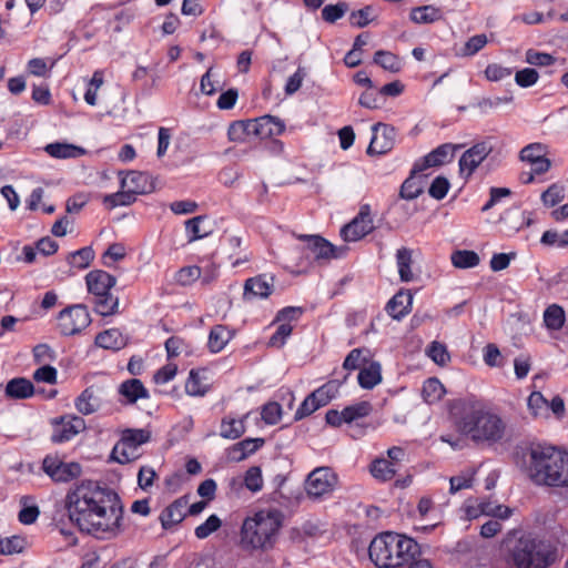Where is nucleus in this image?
Here are the masks:
<instances>
[{"label": "nucleus", "instance_id": "f257e3e1", "mask_svg": "<svg viewBox=\"0 0 568 568\" xmlns=\"http://www.w3.org/2000/svg\"><path fill=\"white\" fill-rule=\"evenodd\" d=\"M64 506L70 520L97 538H113L123 530V505L119 495L97 481L75 484L67 493Z\"/></svg>", "mask_w": 568, "mask_h": 568}, {"label": "nucleus", "instance_id": "f03ea898", "mask_svg": "<svg viewBox=\"0 0 568 568\" xmlns=\"http://www.w3.org/2000/svg\"><path fill=\"white\" fill-rule=\"evenodd\" d=\"M448 413L456 432L478 445H494L500 442L507 432V424L500 414L475 396L449 400Z\"/></svg>", "mask_w": 568, "mask_h": 568}, {"label": "nucleus", "instance_id": "7ed1b4c3", "mask_svg": "<svg viewBox=\"0 0 568 568\" xmlns=\"http://www.w3.org/2000/svg\"><path fill=\"white\" fill-rule=\"evenodd\" d=\"M527 471L538 486L568 487V452L546 444L528 448Z\"/></svg>", "mask_w": 568, "mask_h": 568}, {"label": "nucleus", "instance_id": "20e7f679", "mask_svg": "<svg viewBox=\"0 0 568 568\" xmlns=\"http://www.w3.org/2000/svg\"><path fill=\"white\" fill-rule=\"evenodd\" d=\"M284 516L277 508H263L248 514L240 528L239 545L245 551L270 550L280 536Z\"/></svg>", "mask_w": 568, "mask_h": 568}, {"label": "nucleus", "instance_id": "39448f33", "mask_svg": "<svg viewBox=\"0 0 568 568\" xmlns=\"http://www.w3.org/2000/svg\"><path fill=\"white\" fill-rule=\"evenodd\" d=\"M558 559V547L550 539L535 532H524L507 554L513 568H548Z\"/></svg>", "mask_w": 568, "mask_h": 568}, {"label": "nucleus", "instance_id": "423d86ee", "mask_svg": "<svg viewBox=\"0 0 568 568\" xmlns=\"http://www.w3.org/2000/svg\"><path fill=\"white\" fill-rule=\"evenodd\" d=\"M416 549V540L407 535L385 531L372 539L368 555L378 568H396L404 566L407 556Z\"/></svg>", "mask_w": 568, "mask_h": 568}, {"label": "nucleus", "instance_id": "0eeeda50", "mask_svg": "<svg viewBox=\"0 0 568 568\" xmlns=\"http://www.w3.org/2000/svg\"><path fill=\"white\" fill-rule=\"evenodd\" d=\"M88 292L94 296V311L103 317L118 313L119 297L111 293L116 278L103 270H93L85 275Z\"/></svg>", "mask_w": 568, "mask_h": 568}, {"label": "nucleus", "instance_id": "6e6552de", "mask_svg": "<svg viewBox=\"0 0 568 568\" xmlns=\"http://www.w3.org/2000/svg\"><path fill=\"white\" fill-rule=\"evenodd\" d=\"M292 235L303 242V246L296 245L291 248V253L300 255V261L296 264L298 270L293 271L294 273L305 271L306 267L312 265V258L331 260L339 257L336 246L321 235H296L295 232Z\"/></svg>", "mask_w": 568, "mask_h": 568}, {"label": "nucleus", "instance_id": "1a4fd4ad", "mask_svg": "<svg viewBox=\"0 0 568 568\" xmlns=\"http://www.w3.org/2000/svg\"><path fill=\"white\" fill-rule=\"evenodd\" d=\"M338 483L339 477L334 468L328 466L315 467L304 479L305 497L313 501H323L333 495Z\"/></svg>", "mask_w": 568, "mask_h": 568}, {"label": "nucleus", "instance_id": "9d476101", "mask_svg": "<svg viewBox=\"0 0 568 568\" xmlns=\"http://www.w3.org/2000/svg\"><path fill=\"white\" fill-rule=\"evenodd\" d=\"M151 437L145 429H125L120 440L114 445L111 459L119 464H128L141 456L140 447Z\"/></svg>", "mask_w": 568, "mask_h": 568}, {"label": "nucleus", "instance_id": "9b49d317", "mask_svg": "<svg viewBox=\"0 0 568 568\" xmlns=\"http://www.w3.org/2000/svg\"><path fill=\"white\" fill-rule=\"evenodd\" d=\"M253 123V136L260 140L270 141L272 143L271 149L275 153L282 151V143L277 139L284 132V122L281 118L271 114H265L255 119H252Z\"/></svg>", "mask_w": 568, "mask_h": 568}, {"label": "nucleus", "instance_id": "f8f14e48", "mask_svg": "<svg viewBox=\"0 0 568 568\" xmlns=\"http://www.w3.org/2000/svg\"><path fill=\"white\" fill-rule=\"evenodd\" d=\"M58 320L61 333L67 336L80 333L91 323L89 310L82 304L72 305L62 310Z\"/></svg>", "mask_w": 568, "mask_h": 568}, {"label": "nucleus", "instance_id": "ddd939ff", "mask_svg": "<svg viewBox=\"0 0 568 568\" xmlns=\"http://www.w3.org/2000/svg\"><path fill=\"white\" fill-rule=\"evenodd\" d=\"M462 146V144L454 143L439 144L425 156H422L414 162L413 173H422L423 171L429 170V168L452 163L456 156V151Z\"/></svg>", "mask_w": 568, "mask_h": 568}, {"label": "nucleus", "instance_id": "4468645a", "mask_svg": "<svg viewBox=\"0 0 568 568\" xmlns=\"http://www.w3.org/2000/svg\"><path fill=\"white\" fill-rule=\"evenodd\" d=\"M42 470L54 483H68L81 475L82 467L78 463H64L58 456L48 455L42 460Z\"/></svg>", "mask_w": 568, "mask_h": 568}, {"label": "nucleus", "instance_id": "2eb2a0df", "mask_svg": "<svg viewBox=\"0 0 568 568\" xmlns=\"http://www.w3.org/2000/svg\"><path fill=\"white\" fill-rule=\"evenodd\" d=\"M373 230L374 224L371 205L363 204L356 216L342 227L341 236L345 241H357L367 236Z\"/></svg>", "mask_w": 568, "mask_h": 568}, {"label": "nucleus", "instance_id": "dca6fc26", "mask_svg": "<svg viewBox=\"0 0 568 568\" xmlns=\"http://www.w3.org/2000/svg\"><path fill=\"white\" fill-rule=\"evenodd\" d=\"M372 140L367 146L369 154H385L396 144V130L394 125L377 123L372 126Z\"/></svg>", "mask_w": 568, "mask_h": 568}, {"label": "nucleus", "instance_id": "f3484780", "mask_svg": "<svg viewBox=\"0 0 568 568\" xmlns=\"http://www.w3.org/2000/svg\"><path fill=\"white\" fill-rule=\"evenodd\" d=\"M493 146L488 142H479L470 146L459 159V171L463 178H470L476 168L490 155Z\"/></svg>", "mask_w": 568, "mask_h": 568}, {"label": "nucleus", "instance_id": "a211bd4d", "mask_svg": "<svg viewBox=\"0 0 568 568\" xmlns=\"http://www.w3.org/2000/svg\"><path fill=\"white\" fill-rule=\"evenodd\" d=\"M519 159L530 165L537 174L547 173L551 166L547 158V146L542 143H529L519 152Z\"/></svg>", "mask_w": 568, "mask_h": 568}, {"label": "nucleus", "instance_id": "6ab92c4d", "mask_svg": "<svg viewBox=\"0 0 568 568\" xmlns=\"http://www.w3.org/2000/svg\"><path fill=\"white\" fill-rule=\"evenodd\" d=\"M85 429V422L80 416L61 417L52 434V442L63 443L72 439Z\"/></svg>", "mask_w": 568, "mask_h": 568}, {"label": "nucleus", "instance_id": "aec40b11", "mask_svg": "<svg viewBox=\"0 0 568 568\" xmlns=\"http://www.w3.org/2000/svg\"><path fill=\"white\" fill-rule=\"evenodd\" d=\"M326 532V527L322 520L316 518L306 519L297 527H292L288 538L295 542H302L308 539H318Z\"/></svg>", "mask_w": 568, "mask_h": 568}, {"label": "nucleus", "instance_id": "412c9836", "mask_svg": "<svg viewBox=\"0 0 568 568\" xmlns=\"http://www.w3.org/2000/svg\"><path fill=\"white\" fill-rule=\"evenodd\" d=\"M413 295L408 290H399L388 300L385 307L388 316L395 320H402L412 312Z\"/></svg>", "mask_w": 568, "mask_h": 568}, {"label": "nucleus", "instance_id": "4be33fe9", "mask_svg": "<svg viewBox=\"0 0 568 568\" xmlns=\"http://www.w3.org/2000/svg\"><path fill=\"white\" fill-rule=\"evenodd\" d=\"M189 497L182 496L170 504L160 515V521L164 529H170L185 518V508Z\"/></svg>", "mask_w": 568, "mask_h": 568}, {"label": "nucleus", "instance_id": "5701e85b", "mask_svg": "<svg viewBox=\"0 0 568 568\" xmlns=\"http://www.w3.org/2000/svg\"><path fill=\"white\" fill-rule=\"evenodd\" d=\"M273 277L266 275H258L245 281L244 284V298L250 301L255 297H267L273 291Z\"/></svg>", "mask_w": 568, "mask_h": 568}, {"label": "nucleus", "instance_id": "b1692460", "mask_svg": "<svg viewBox=\"0 0 568 568\" xmlns=\"http://www.w3.org/2000/svg\"><path fill=\"white\" fill-rule=\"evenodd\" d=\"M121 189H128L136 194H145L152 191L153 186L150 176L143 172L131 171L121 179Z\"/></svg>", "mask_w": 568, "mask_h": 568}, {"label": "nucleus", "instance_id": "393cba45", "mask_svg": "<svg viewBox=\"0 0 568 568\" xmlns=\"http://www.w3.org/2000/svg\"><path fill=\"white\" fill-rule=\"evenodd\" d=\"M382 379V365L378 361L368 359L367 364L361 367L357 375L359 386L367 390L378 385Z\"/></svg>", "mask_w": 568, "mask_h": 568}, {"label": "nucleus", "instance_id": "a878e982", "mask_svg": "<svg viewBox=\"0 0 568 568\" xmlns=\"http://www.w3.org/2000/svg\"><path fill=\"white\" fill-rule=\"evenodd\" d=\"M119 394L125 399V404H134L138 399L149 398V392L138 378L123 382L119 387Z\"/></svg>", "mask_w": 568, "mask_h": 568}, {"label": "nucleus", "instance_id": "bb28decb", "mask_svg": "<svg viewBox=\"0 0 568 568\" xmlns=\"http://www.w3.org/2000/svg\"><path fill=\"white\" fill-rule=\"evenodd\" d=\"M95 345L104 348L118 351L123 348L126 345V339L123 334L118 328H110L104 332L99 333L95 336L94 341Z\"/></svg>", "mask_w": 568, "mask_h": 568}, {"label": "nucleus", "instance_id": "cd10ccee", "mask_svg": "<svg viewBox=\"0 0 568 568\" xmlns=\"http://www.w3.org/2000/svg\"><path fill=\"white\" fill-rule=\"evenodd\" d=\"M348 377V373L344 375L343 381L331 379L327 381L326 384L317 387L314 390V398L316 400L317 407L326 406L331 403L332 399L336 397L339 392V386Z\"/></svg>", "mask_w": 568, "mask_h": 568}, {"label": "nucleus", "instance_id": "c85d7f7f", "mask_svg": "<svg viewBox=\"0 0 568 568\" xmlns=\"http://www.w3.org/2000/svg\"><path fill=\"white\" fill-rule=\"evenodd\" d=\"M100 405V397L93 386L87 387L75 399V407L83 415L95 413Z\"/></svg>", "mask_w": 568, "mask_h": 568}, {"label": "nucleus", "instance_id": "c756f323", "mask_svg": "<svg viewBox=\"0 0 568 568\" xmlns=\"http://www.w3.org/2000/svg\"><path fill=\"white\" fill-rule=\"evenodd\" d=\"M4 392L10 398L24 399L34 394V386L29 379L17 377L7 383Z\"/></svg>", "mask_w": 568, "mask_h": 568}, {"label": "nucleus", "instance_id": "7c9ffc66", "mask_svg": "<svg viewBox=\"0 0 568 568\" xmlns=\"http://www.w3.org/2000/svg\"><path fill=\"white\" fill-rule=\"evenodd\" d=\"M44 151L52 158L55 159H75L80 158L85 153V150L81 146L71 143H50L44 148Z\"/></svg>", "mask_w": 568, "mask_h": 568}, {"label": "nucleus", "instance_id": "2f4dec72", "mask_svg": "<svg viewBox=\"0 0 568 568\" xmlns=\"http://www.w3.org/2000/svg\"><path fill=\"white\" fill-rule=\"evenodd\" d=\"M413 251L410 248H407V246H402L399 250H397L395 257H396V264L399 273V280L404 283H409L414 278L413 272H412V264H413Z\"/></svg>", "mask_w": 568, "mask_h": 568}, {"label": "nucleus", "instance_id": "473e14b6", "mask_svg": "<svg viewBox=\"0 0 568 568\" xmlns=\"http://www.w3.org/2000/svg\"><path fill=\"white\" fill-rule=\"evenodd\" d=\"M445 393V387L437 377H429L422 385V398L429 405L439 402Z\"/></svg>", "mask_w": 568, "mask_h": 568}, {"label": "nucleus", "instance_id": "72a5a7b5", "mask_svg": "<svg viewBox=\"0 0 568 568\" xmlns=\"http://www.w3.org/2000/svg\"><path fill=\"white\" fill-rule=\"evenodd\" d=\"M263 444L264 440L262 438H246L231 448L230 457L235 462H241L255 453Z\"/></svg>", "mask_w": 568, "mask_h": 568}, {"label": "nucleus", "instance_id": "f704fd0d", "mask_svg": "<svg viewBox=\"0 0 568 568\" xmlns=\"http://www.w3.org/2000/svg\"><path fill=\"white\" fill-rule=\"evenodd\" d=\"M542 318L548 331H560L566 321V313L561 305L550 304L544 312Z\"/></svg>", "mask_w": 568, "mask_h": 568}, {"label": "nucleus", "instance_id": "c9c22d12", "mask_svg": "<svg viewBox=\"0 0 568 568\" xmlns=\"http://www.w3.org/2000/svg\"><path fill=\"white\" fill-rule=\"evenodd\" d=\"M440 18V9L433 7V4H424L410 10V21L415 23H434L439 21Z\"/></svg>", "mask_w": 568, "mask_h": 568}, {"label": "nucleus", "instance_id": "e433bc0d", "mask_svg": "<svg viewBox=\"0 0 568 568\" xmlns=\"http://www.w3.org/2000/svg\"><path fill=\"white\" fill-rule=\"evenodd\" d=\"M371 352L366 347H355L344 358V371H361L367 364Z\"/></svg>", "mask_w": 568, "mask_h": 568}, {"label": "nucleus", "instance_id": "4c0bfd02", "mask_svg": "<svg viewBox=\"0 0 568 568\" xmlns=\"http://www.w3.org/2000/svg\"><path fill=\"white\" fill-rule=\"evenodd\" d=\"M230 339V331L223 325H215L210 332L207 346L211 352L219 353L225 347Z\"/></svg>", "mask_w": 568, "mask_h": 568}, {"label": "nucleus", "instance_id": "58836bf2", "mask_svg": "<svg viewBox=\"0 0 568 568\" xmlns=\"http://www.w3.org/2000/svg\"><path fill=\"white\" fill-rule=\"evenodd\" d=\"M371 473L374 478L386 481L394 478L396 475V467L389 459L378 458L372 462Z\"/></svg>", "mask_w": 568, "mask_h": 568}, {"label": "nucleus", "instance_id": "ea45409f", "mask_svg": "<svg viewBox=\"0 0 568 568\" xmlns=\"http://www.w3.org/2000/svg\"><path fill=\"white\" fill-rule=\"evenodd\" d=\"M528 410L535 418H547L549 415V400L540 392H532L528 396Z\"/></svg>", "mask_w": 568, "mask_h": 568}, {"label": "nucleus", "instance_id": "a19ab883", "mask_svg": "<svg viewBox=\"0 0 568 568\" xmlns=\"http://www.w3.org/2000/svg\"><path fill=\"white\" fill-rule=\"evenodd\" d=\"M227 135L233 142H244L246 138L253 136L252 119L240 120L231 123L227 130Z\"/></svg>", "mask_w": 568, "mask_h": 568}, {"label": "nucleus", "instance_id": "79ce46f5", "mask_svg": "<svg viewBox=\"0 0 568 568\" xmlns=\"http://www.w3.org/2000/svg\"><path fill=\"white\" fill-rule=\"evenodd\" d=\"M479 256L475 251L458 250L452 253L450 262L455 267L459 270H468V267H475L479 265Z\"/></svg>", "mask_w": 568, "mask_h": 568}, {"label": "nucleus", "instance_id": "37998d69", "mask_svg": "<svg viewBox=\"0 0 568 568\" xmlns=\"http://www.w3.org/2000/svg\"><path fill=\"white\" fill-rule=\"evenodd\" d=\"M204 377L199 371L192 369L185 383V392L191 396H204L209 389V384L204 383Z\"/></svg>", "mask_w": 568, "mask_h": 568}, {"label": "nucleus", "instance_id": "c03bdc74", "mask_svg": "<svg viewBox=\"0 0 568 568\" xmlns=\"http://www.w3.org/2000/svg\"><path fill=\"white\" fill-rule=\"evenodd\" d=\"M373 410V405L368 400H361L354 405L345 406L344 422L352 423L357 419L365 418Z\"/></svg>", "mask_w": 568, "mask_h": 568}, {"label": "nucleus", "instance_id": "a18cd8bd", "mask_svg": "<svg viewBox=\"0 0 568 568\" xmlns=\"http://www.w3.org/2000/svg\"><path fill=\"white\" fill-rule=\"evenodd\" d=\"M373 61L384 70L390 72H398L402 69L400 59L390 51L377 50L374 54Z\"/></svg>", "mask_w": 568, "mask_h": 568}, {"label": "nucleus", "instance_id": "49530a36", "mask_svg": "<svg viewBox=\"0 0 568 568\" xmlns=\"http://www.w3.org/2000/svg\"><path fill=\"white\" fill-rule=\"evenodd\" d=\"M416 174L410 170V174L402 183L399 187V197L405 200H414L423 192V185L416 180Z\"/></svg>", "mask_w": 568, "mask_h": 568}, {"label": "nucleus", "instance_id": "de8ad7c7", "mask_svg": "<svg viewBox=\"0 0 568 568\" xmlns=\"http://www.w3.org/2000/svg\"><path fill=\"white\" fill-rule=\"evenodd\" d=\"M244 433L245 426L243 420L229 417L222 419L220 435L223 438L236 439L240 438Z\"/></svg>", "mask_w": 568, "mask_h": 568}, {"label": "nucleus", "instance_id": "09e8293b", "mask_svg": "<svg viewBox=\"0 0 568 568\" xmlns=\"http://www.w3.org/2000/svg\"><path fill=\"white\" fill-rule=\"evenodd\" d=\"M205 216L199 215L192 217L185 222V230L189 234V242L209 236L212 233V229L201 227V224L205 221Z\"/></svg>", "mask_w": 568, "mask_h": 568}, {"label": "nucleus", "instance_id": "8fccbe9b", "mask_svg": "<svg viewBox=\"0 0 568 568\" xmlns=\"http://www.w3.org/2000/svg\"><path fill=\"white\" fill-rule=\"evenodd\" d=\"M94 258V252L91 247H83L68 255V263L75 268L83 270L89 267Z\"/></svg>", "mask_w": 568, "mask_h": 568}, {"label": "nucleus", "instance_id": "3c124183", "mask_svg": "<svg viewBox=\"0 0 568 568\" xmlns=\"http://www.w3.org/2000/svg\"><path fill=\"white\" fill-rule=\"evenodd\" d=\"M134 201L135 195L128 189H122L116 193L109 194L103 197V203L109 210H112L119 205H130Z\"/></svg>", "mask_w": 568, "mask_h": 568}, {"label": "nucleus", "instance_id": "603ef678", "mask_svg": "<svg viewBox=\"0 0 568 568\" xmlns=\"http://www.w3.org/2000/svg\"><path fill=\"white\" fill-rule=\"evenodd\" d=\"M565 197V189L562 184L552 183L550 184L546 191H544L540 195L541 203L548 207L555 206Z\"/></svg>", "mask_w": 568, "mask_h": 568}, {"label": "nucleus", "instance_id": "864d4df0", "mask_svg": "<svg viewBox=\"0 0 568 568\" xmlns=\"http://www.w3.org/2000/svg\"><path fill=\"white\" fill-rule=\"evenodd\" d=\"M348 10V3L338 2L335 4H327L322 9V19L327 23H335L338 19L343 18Z\"/></svg>", "mask_w": 568, "mask_h": 568}, {"label": "nucleus", "instance_id": "5fc2aeb1", "mask_svg": "<svg viewBox=\"0 0 568 568\" xmlns=\"http://www.w3.org/2000/svg\"><path fill=\"white\" fill-rule=\"evenodd\" d=\"M308 77V69L305 65H300L293 75L287 78L286 82V95H293V93L300 91L304 83V80Z\"/></svg>", "mask_w": 568, "mask_h": 568}, {"label": "nucleus", "instance_id": "6e6d98bb", "mask_svg": "<svg viewBox=\"0 0 568 568\" xmlns=\"http://www.w3.org/2000/svg\"><path fill=\"white\" fill-rule=\"evenodd\" d=\"M488 43V38L485 34L473 36L467 39L462 48L463 57H474Z\"/></svg>", "mask_w": 568, "mask_h": 568}, {"label": "nucleus", "instance_id": "4d7b16f0", "mask_svg": "<svg viewBox=\"0 0 568 568\" xmlns=\"http://www.w3.org/2000/svg\"><path fill=\"white\" fill-rule=\"evenodd\" d=\"M244 485L248 490L253 493H257L262 489L263 478L260 467L253 466L246 470L244 476Z\"/></svg>", "mask_w": 568, "mask_h": 568}, {"label": "nucleus", "instance_id": "13d9d810", "mask_svg": "<svg viewBox=\"0 0 568 568\" xmlns=\"http://www.w3.org/2000/svg\"><path fill=\"white\" fill-rule=\"evenodd\" d=\"M450 190L449 180L445 176H437L433 179V183L428 187V194L436 200L445 199Z\"/></svg>", "mask_w": 568, "mask_h": 568}, {"label": "nucleus", "instance_id": "bf43d9fd", "mask_svg": "<svg viewBox=\"0 0 568 568\" xmlns=\"http://www.w3.org/2000/svg\"><path fill=\"white\" fill-rule=\"evenodd\" d=\"M221 526V519L216 515H211L203 524L195 528L194 532L199 539H205Z\"/></svg>", "mask_w": 568, "mask_h": 568}, {"label": "nucleus", "instance_id": "052dcab7", "mask_svg": "<svg viewBox=\"0 0 568 568\" xmlns=\"http://www.w3.org/2000/svg\"><path fill=\"white\" fill-rule=\"evenodd\" d=\"M428 357L438 365H445L450 361V354L447 352L446 346L438 343V341H433L428 346Z\"/></svg>", "mask_w": 568, "mask_h": 568}, {"label": "nucleus", "instance_id": "680f3d73", "mask_svg": "<svg viewBox=\"0 0 568 568\" xmlns=\"http://www.w3.org/2000/svg\"><path fill=\"white\" fill-rule=\"evenodd\" d=\"M416 547H417L416 551H414L406 558V560L404 562V567H406V568H434L433 561L423 557L422 548L417 540H416Z\"/></svg>", "mask_w": 568, "mask_h": 568}, {"label": "nucleus", "instance_id": "e2e57ef3", "mask_svg": "<svg viewBox=\"0 0 568 568\" xmlns=\"http://www.w3.org/2000/svg\"><path fill=\"white\" fill-rule=\"evenodd\" d=\"M526 62L532 65H551L556 62V58L548 52L528 49L526 51Z\"/></svg>", "mask_w": 568, "mask_h": 568}, {"label": "nucleus", "instance_id": "0e129e2a", "mask_svg": "<svg viewBox=\"0 0 568 568\" xmlns=\"http://www.w3.org/2000/svg\"><path fill=\"white\" fill-rule=\"evenodd\" d=\"M538 71H536V69L530 68L518 70L515 75L516 84L524 87V89H527V87L536 84L538 82Z\"/></svg>", "mask_w": 568, "mask_h": 568}, {"label": "nucleus", "instance_id": "69168bd1", "mask_svg": "<svg viewBox=\"0 0 568 568\" xmlns=\"http://www.w3.org/2000/svg\"><path fill=\"white\" fill-rule=\"evenodd\" d=\"M282 417V407L276 402L267 403L262 408V419L270 425L277 423Z\"/></svg>", "mask_w": 568, "mask_h": 568}, {"label": "nucleus", "instance_id": "338daca9", "mask_svg": "<svg viewBox=\"0 0 568 568\" xmlns=\"http://www.w3.org/2000/svg\"><path fill=\"white\" fill-rule=\"evenodd\" d=\"M485 77L491 82H498V80L510 77L513 73L511 69L504 68L498 63H489L485 69Z\"/></svg>", "mask_w": 568, "mask_h": 568}, {"label": "nucleus", "instance_id": "774afa93", "mask_svg": "<svg viewBox=\"0 0 568 568\" xmlns=\"http://www.w3.org/2000/svg\"><path fill=\"white\" fill-rule=\"evenodd\" d=\"M33 379L38 383L55 384L57 369L50 365H43L33 373Z\"/></svg>", "mask_w": 568, "mask_h": 568}]
</instances>
